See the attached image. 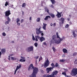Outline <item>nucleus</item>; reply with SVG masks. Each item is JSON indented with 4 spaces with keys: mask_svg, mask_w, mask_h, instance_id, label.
<instances>
[{
    "mask_svg": "<svg viewBox=\"0 0 77 77\" xmlns=\"http://www.w3.org/2000/svg\"><path fill=\"white\" fill-rule=\"evenodd\" d=\"M30 69H33L32 73L29 75L28 77H36V75L38 72V69L36 67H34L33 66V64H31L28 68V70L29 71Z\"/></svg>",
    "mask_w": 77,
    "mask_h": 77,
    "instance_id": "f257e3e1",
    "label": "nucleus"
},
{
    "mask_svg": "<svg viewBox=\"0 0 77 77\" xmlns=\"http://www.w3.org/2000/svg\"><path fill=\"white\" fill-rule=\"evenodd\" d=\"M58 72L57 71H54L51 75L45 74L43 75V77H54L55 75H56Z\"/></svg>",
    "mask_w": 77,
    "mask_h": 77,
    "instance_id": "f03ea898",
    "label": "nucleus"
},
{
    "mask_svg": "<svg viewBox=\"0 0 77 77\" xmlns=\"http://www.w3.org/2000/svg\"><path fill=\"white\" fill-rule=\"evenodd\" d=\"M71 74L72 76L76 75H77V69L75 68L73 69L72 71Z\"/></svg>",
    "mask_w": 77,
    "mask_h": 77,
    "instance_id": "7ed1b4c3",
    "label": "nucleus"
},
{
    "mask_svg": "<svg viewBox=\"0 0 77 77\" xmlns=\"http://www.w3.org/2000/svg\"><path fill=\"white\" fill-rule=\"evenodd\" d=\"M35 37L33 35H32V39L33 40V41H38V39H40V37L39 36L37 35V36H35Z\"/></svg>",
    "mask_w": 77,
    "mask_h": 77,
    "instance_id": "20e7f679",
    "label": "nucleus"
},
{
    "mask_svg": "<svg viewBox=\"0 0 77 77\" xmlns=\"http://www.w3.org/2000/svg\"><path fill=\"white\" fill-rule=\"evenodd\" d=\"M21 68V64H19L17 66V67L16 68V69L14 71V74L15 75L16 74V73L18 70L19 69H20Z\"/></svg>",
    "mask_w": 77,
    "mask_h": 77,
    "instance_id": "39448f33",
    "label": "nucleus"
},
{
    "mask_svg": "<svg viewBox=\"0 0 77 77\" xmlns=\"http://www.w3.org/2000/svg\"><path fill=\"white\" fill-rule=\"evenodd\" d=\"M49 63L50 62L49 61V60H48V59H47V60H46L44 65L45 68H47V67L49 65Z\"/></svg>",
    "mask_w": 77,
    "mask_h": 77,
    "instance_id": "423d86ee",
    "label": "nucleus"
},
{
    "mask_svg": "<svg viewBox=\"0 0 77 77\" xmlns=\"http://www.w3.org/2000/svg\"><path fill=\"white\" fill-rule=\"evenodd\" d=\"M9 58H8V60H10V58L11 59V60H17V61H18L19 60V59L17 57H10V56H8Z\"/></svg>",
    "mask_w": 77,
    "mask_h": 77,
    "instance_id": "0eeeda50",
    "label": "nucleus"
},
{
    "mask_svg": "<svg viewBox=\"0 0 77 77\" xmlns=\"http://www.w3.org/2000/svg\"><path fill=\"white\" fill-rule=\"evenodd\" d=\"M41 27H40L38 29V28L36 29V33L38 35L39 34V33H41L43 32L40 31V29H41Z\"/></svg>",
    "mask_w": 77,
    "mask_h": 77,
    "instance_id": "6e6552de",
    "label": "nucleus"
},
{
    "mask_svg": "<svg viewBox=\"0 0 77 77\" xmlns=\"http://www.w3.org/2000/svg\"><path fill=\"white\" fill-rule=\"evenodd\" d=\"M11 14V11L9 10L6 11L5 12V16L6 17H9V16Z\"/></svg>",
    "mask_w": 77,
    "mask_h": 77,
    "instance_id": "1a4fd4ad",
    "label": "nucleus"
},
{
    "mask_svg": "<svg viewBox=\"0 0 77 77\" xmlns=\"http://www.w3.org/2000/svg\"><path fill=\"white\" fill-rule=\"evenodd\" d=\"M61 40L60 39V38H57L55 40V42L56 44H60V43Z\"/></svg>",
    "mask_w": 77,
    "mask_h": 77,
    "instance_id": "9d476101",
    "label": "nucleus"
},
{
    "mask_svg": "<svg viewBox=\"0 0 77 77\" xmlns=\"http://www.w3.org/2000/svg\"><path fill=\"white\" fill-rule=\"evenodd\" d=\"M52 69H53V68H51V67L47 68L46 69V72L47 73H49L50 72H51Z\"/></svg>",
    "mask_w": 77,
    "mask_h": 77,
    "instance_id": "9b49d317",
    "label": "nucleus"
},
{
    "mask_svg": "<svg viewBox=\"0 0 77 77\" xmlns=\"http://www.w3.org/2000/svg\"><path fill=\"white\" fill-rule=\"evenodd\" d=\"M27 51H32L33 50V46H30L28 47L27 49Z\"/></svg>",
    "mask_w": 77,
    "mask_h": 77,
    "instance_id": "f8f14e48",
    "label": "nucleus"
},
{
    "mask_svg": "<svg viewBox=\"0 0 77 77\" xmlns=\"http://www.w3.org/2000/svg\"><path fill=\"white\" fill-rule=\"evenodd\" d=\"M20 19L19 18H17L16 19V23L17 24V25L18 26H20Z\"/></svg>",
    "mask_w": 77,
    "mask_h": 77,
    "instance_id": "ddd939ff",
    "label": "nucleus"
},
{
    "mask_svg": "<svg viewBox=\"0 0 77 77\" xmlns=\"http://www.w3.org/2000/svg\"><path fill=\"white\" fill-rule=\"evenodd\" d=\"M57 14L56 15L57 17L58 18H59L60 17H61V16H62V15H61V14L62 13V12H61L60 13L57 11Z\"/></svg>",
    "mask_w": 77,
    "mask_h": 77,
    "instance_id": "4468645a",
    "label": "nucleus"
},
{
    "mask_svg": "<svg viewBox=\"0 0 77 77\" xmlns=\"http://www.w3.org/2000/svg\"><path fill=\"white\" fill-rule=\"evenodd\" d=\"M60 20L61 21V22H60V24H63L65 20V19L63 17H62L61 18Z\"/></svg>",
    "mask_w": 77,
    "mask_h": 77,
    "instance_id": "2eb2a0df",
    "label": "nucleus"
},
{
    "mask_svg": "<svg viewBox=\"0 0 77 77\" xmlns=\"http://www.w3.org/2000/svg\"><path fill=\"white\" fill-rule=\"evenodd\" d=\"M39 39L41 42H42V41H45V38L43 37L42 36L41 37H40Z\"/></svg>",
    "mask_w": 77,
    "mask_h": 77,
    "instance_id": "dca6fc26",
    "label": "nucleus"
},
{
    "mask_svg": "<svg viewBox=\"0 0 77 77\" xmlns=\"http://www.w3.org/2000/svg\"><path fill=\"white\" fill-rule=\"evenodd\" d=\"M43 29H44V30H46V26L47 25L46 24H45L44 23H43Z\"/></svg>",
    "mask_w": 77,
    "mask_h": 77,
    "instance_id": "f3484780",
    "label": "nucleus"
},
{
    "mask_svg": "<svg viewBox=\"0 0 77 77\" xmlns=\"http://www.w3.org/2000/svg\"><path fill=\"white\" fill-rule=\"evenodd\" d=\"M1 52L3 54L5 53L6 52V49L5 48H3L1 49Z\"/></svg>",
    "mask_w": 77,
    "mask_h": 77,
    "instance_id": "a211bd4d",
    "label": "nucleus"
},
{
    "mask_svg": "<svg viewBox=\"0 0 77 77\" xmlns=\"http://www.w3.org/2000/svg\"><path fill=\"white\" fill-rule=\"evenodd\" d=\"M74 38H75L77 35L75 34V30L73 31L72 32Z\"/></svg>",
    "mask_w": 77,
    "mask_h": 77,
    "instance_id": "6ab92c4d",
    "label": "nucleus"
},
{
    "mask_svg": "<svg viewBox=\"0 0 77 77\" xmlns=\"http://www.w3.org/2000/svg\"><path fill=\"white\" fill-rule=\"evenodd\" d=\"M63 51L64 53H68V50L65 48H63Z\"/></svg>",
    "mask_w": 77,
    "mask_h": 77,
    "instance_id": "aec40b11",
    "label": "nucleus"
},
{
    "mask_svg": "<svg viewBox=\"0 0 77 77\" xmlns=\"http://www.w3.org/2000/svg\"><path fill=\"white\" fill-rule=\"evenodd\" d=\"M20 57L22 58V59H22V62H25L26 58H25V57Z\"/></svg>",
    "mask_w": 77,
    "mask_h": 77,
    "instance_id": "412c9836",
    "label": "nucleus"
},
{
    "mask_svg": "<svg viewBox=\"0 0 77 77\" xmlns=\"http://www.w3.org/2000/svg\"><path fill=\"white\" fill-rule=\"evenodd\" d=\"M48 18H50V16H46V17L44 19L45 20H47L48 19Z\"/></svg>",
    "mask_w": 77,
    "mask_h": 77,
    "instance_id": "4be33fe9",
    "label": "nucleus"
},
{
    "mask_svg": "<svg viewBox=\"0 0 77 77\" xmlns=\"http://www.w3.org/2000/svg\"><path fill=\"white\" fill-rule=\"evenodd\" d=\"M49 15L50 16H51V17H52V18H54V17H55V15H54V14H53L50 13Z\"/></svg>",
    "mask_w": 77,
    "mask_h": 77,
    "instance_id": "5701e85b",
    "label": "nucleus"
},
{
    "mask_svg": "<svg viewBox=\"0 0 77 77\" xmlns=\"http://www.w3.org/2000/svg\"><path fill=\"white\" fill-rule=\"evenodd\" d=\"M52 5H54L56 3V1L54 0H51Z\"/></svg>",
    "mask_w": 77,
    "mask_h": 77,
    "instance_id": "b1692460",
    "label": "nucleus"
},
{
    "mask_svg": "<svg viewBox=\"0 0 77 77\" xmlns=\"http://www.w3.org/2000/svg\"><path fill=\"white\" fill-rule=\"evenodd\" d=\"M40 17H38L36 20V21L37 22H39V21H40Z\"/></svg>",
    "mask_w": 77,
    "mask_h": 77,
    "instance_id": "393cba45",
    "label": "nucleus"
},
{
    "mask_svg": "<svg viewBox=\"0 0 77 77\" xmlns=\"http://www.w3.org/2000/svg\"><path fill=\"white\" fill-rule=\"evenodd\" d=\"M6 18H7V19L8 21H9V22H10V21H11V19H10V18H9V16L6 17Z\"/></svg>",
    "mask_w": 77,
    "mask_h": 77,
    "instance_id": "a878e982",
    "label": "nucleus"
},
{
    "mask_svg": "<svg viewBox=\"0 0 77 77\" xmlns=\"http://www.w3.org/2000/svg\"><path fill=\"white\" fill-rule=\"evenodd\" d=\"M51 65L52 66V67H51V68H52L53 69V68L55 67V66H54V64H53V63L51 64Z\"/></svg>",
    "mask_w": 77,
    "mask_h": 77,
    "instance_id": "bb28decb",
    "label": "nucleus"
},
{
    "mask_svg": "<svg viewBox=\"0 0 77 77\" xmlns=\"http://www.w3.org/2000/svg\"><path fill=\"white\" fill-rule=\"evenodd\" d=\"M65 62V60L63 59L60 60V62Z\"/></svg>",
    "mask_w": 77,
    "mask_h": 77,
    "instance_id": "cd10ccee",
    "label": "nucleus"
},
{
    "mask_svg": "<svg viewBox=\"0 0 77 77\" xmlns=\"http://www.w3.org/2000/svg\"><path fill=\"white\" fill-rule=\"evenodd\" d=\"M52 49L53 50V51L54 52H55V51H56V49L54 47H52Z\"/></svg>",
    "mask_w": 77,
    "mask_h": 77,
    "instance_id": "c85d7f7f",
    "label": "nucleus"
},
{
    "mask_svg": "<svg viewBox=\"0 0 77 77\" xmlns=\"http://www.w3.org/2000/svg\"><path fill=\"white\" fill-rule=\"evenodd\" d=\"M22 7L23 8H25L26 7V3H23L22 5Z\"/></svg>",
    "mask_w": 77,
    "mask_h": 77,
    "instance_id": "c756f323",
    "label": "nucleus"
},
{
    "mask_svg": "<svg viewBox=\"0 0 77 77\" xmlns=\"http://www.w3.org/2000/svg\"><path fill=\"white\" fill-rule=\"evenodd\" d=\"M60 39L61 40V41H63V39H65V37H63L62 38H60Z\"/></svg>",
    "mask_w": 77,
    "mask_h": 77,
    "instance_id": "7c9ffc66",
    "label": "nucleus"
},
{
    "mask_svg": "<svg viewBox=\"0 0 77 77\" xmlns=\"http://www.w3.org/2000/svg\"><path fill=\"white\" fill-rule=\"evenodd\" d=\"M9 21H6L5 22V24H9Z\"/></svg>",
    "mask_w": 77,
    "mask_h": 77,
    "instance_id": "2f4dec72",
    "label": "nucleus"
},
{
    "mask_svg": "<svg viewBox=\"0 0 77 77\" xmlns=\"http://www.w3.org/2000/svg\"><path fill=\"white\" fill-rule=\"evenodd\" d=\"M45 11H47L48 13H49V10H48V8H45Z\"/></svg>",
    "mask_w": 77,
    "mask_h": 77,
    "instance_id": "473e14b6",
    "label": "nucleus"
},
{
    "mask_svg": "<svg viewBox=\"0 0 77 77\" xmlns=\"http://www.w3.org/2000/svg\"><path fill=\"white\" fill-rule=\"evenodd\" d=\"M56 34L57 36V38H60V37H59V34L58 33V32H56Z\"/></svg>",
    "mask_w": 77,
    "mask_h": 77,
    "instance_id": "72a5a7b5",
    "label": "nucleus"
},
{
    "mask_svg": "<svg viewBox=\"0 0 77 77\" xmlns=\"http://www.w3.org/2000/svg\"><path fill=\"white\" fill-rule=\"evenodd\" d=\"M55 38H56V35H54L53 36L52 39H53L54 40V39H55Z\"/></svg>",
    "mask_w": 77,
    "mask_h": 77,
    "instance_id": "f704fd0d",
    "label": "nucleus"
},
{
    "mask_svg": "<svg viewBox=\"0 0 77 77\" xmlns=\"http://www.w3.org/2000/svg\"><path fill=\"white\" fill-rule=\"evenodd\" d=\"M42 60V58L41 57L39 58V62H40V61H41V60Z\"/></svg>",
    "mask_w": 77,
    "mask_h": 77,
    "instance_id": "c9c22d12",
    "label": "nucleus"
},
{
    "mask_svg": "<svg viewBox=\"0 0 77 77\" xmlns=\"http://www.w3.org/2000/svg\"><path fill=\"white\" fill-rule=\"evenodd\" d=\"M62 74H63V75H64L65 76H66V72H62Z\"/></svg>",
    "mask_w": 77,
    "mask_h": 77,
    "instance_id": "e433bc0d",
    "label": "nucleus"
},
{
    "mask_svg": "<svg viewBox=\"0 0 77 77\" xmlns=\"http://www.w3.org/2000/svg\"><path fill=\"white\" fill-rule=\"evenodd\" d=\"M34 45L35 47H38V43H35L34 44Z\"/></svg>",
    "mask_w": 77,
    "mask_h": 77,
    "instance_id": "4c0bfd02",
    "label": "nucleus"
},
{
    "mask_svg": "<svg viewBox=\"0 0 77 77\" xmlns=\"http://www.w3.org/2000/svg\"><path fill=\"white\" fill-rule=\"evenodd\" d=\"M77 53L76 52H75L73 54V56H76V55H77Z\"/></svg>",
    "mask_w": 77,
    "mask_h": 77,
    "instance_id": "58836bf2",
    "label": "nucleus"
},
{
    "mask_svg": "<svg viewBox=\"0 0 77 77\" xmlns=\"http://www.w3.org/2000/svg\"><path fill=\"white\" fill-rule=\"evenodd\" d=\"M6 33H5V32H3L2 33V35L3 36H6Z\"/></svg>",
    "mask_w": 77,
    "mask_h": 77,
    "instance_id": "ea45409f",
    "label": "nucleus"
},
{
    "mask_svg": "<svg viewBox=\"0 0 77 77\" xmlns=\"http://www.w3.org/2000/svg\"><path fill=\"white\" fill-rule=\"evenodd\" d=\"M68 27H69V25L68 24H67L65 26V28H68Z\"/></svg>",
    "mask_w": 77,
    "mask_h": 77,
    "instance_id": "a19ab883",
    "label": "nucleus"
},
{
    "mask_svg": "<svg viewBox=\"0 0 77 77\" xmlns=\"http://www.w3.org/2000/svg\"><path fill=\"white\" fill-rule=\"evenodd\" d=\"M8 5V2H6L5 4V6H7Z\"/></svg>",
    "mask_w": 77,
    "mask_h": 77,
    "instance_id": "79ce46f5",
    "label": "nucleus"
},
{
    "mask_svg": "<svg viewBox=\"0 0 77 77\" xmlns=\"http://www.w3.org/2000/svg\"><path fill=\"white\" fill-rule=\"evenodd\" d=\"M24 22V20L23 19H21V20H20V23H23Z\"/></svg>",
    "mask_w": 77,
    "mask_h": 77,
    "instance_id": "37998d69",
    "label": "nucleus"
},
{
    "mask_svg": "<svg viewBox=\"0 0 77 77\" xmlns=\"http://www.w3.org/2000/svg\"><path fill=\"white\" fill-rule=\"evenodd\" d=\"M43 44V45H45L47 46V43H46V42H44Z\"/></svg>",
    "mask_w": 77,
    "mask_h": 77,
    "instance_id": "c03bdc74",
    "label": "nucleus"
},
{
    "mask_svg": "<svg viewBox=\"0 0 77 77\" xmlns=\"http://www.w3.org/2000/svg\"><path fill=\"white\" fill-rule=\"evenodd\" d=\"M35 59H37L39 58V56H37L35 57Z\"/></svg>",
    "mask_w": 77,
    "mask_h": 77,
    "instance_id": "a18cd8bd",
    "label": "nucleus"
},
{
    "mask_svg": "<svg viewBox=\"0 0 77 77\" xmlns=\"http://www.w3.org/2000/svg\"><path fill=\"white\" fill-rule=\"evenodd\" d=\"M58 63H56V64H55L56 67H57V66H58Z\"/></svg>",
    "mask_w": 77,
    "mask_h": 77,
    "instance_id": "49530a36",
    "label": "nucleus"
},
{
    "mask_svg": "<svg viewBox=\"0 0 77 77\" xmlns=\"http://www.w3.org/2000/svg\"><path fill=\"white\" fill-rule=\"evenodd\" d=\"M75 63L77 64V60H75L74 61Z\"/></svg>",
    "mask_w": 77,
    "mask_h": 77,
    "instance_id": "de8ad7c7",
    "label": "nucleus"
},
{
    "mask_svg": "<svg viewBox=\"0 0 77 77\" xmlns=\"http://www.w3.org/2000/svg\"><path fill=\"white\" fill-rule=\"evenodd\" d=\"M51 8H54V6L53 5H51Z\"/></svg>",
    "mask_w": 77,
    "mask_h": 77,
    "instance_id": "09e8293b",
    "label": "nucleus"
},
{
    "mask_svg": "<svg viewBox=\"0 0 77 77\" xmlns=\"http://www.w3.org/2000/svg\"><path fill=\"white\" fill-rule=\"evenodd\" d=\"M20 62H22L23 61V59H20L19 60Z\"/></svg>",
    "mask_w": 77,
    "mask_h": 77,
    "instance_id": "8fccbe9b",
    "label": "nucleus"
},
{
    "mask_svg": "<svg viewBox=\"0 0 77 77\" xmlns=\"http://www.w3.org/2000/svg\"><path fill=\"white\" fill-rule=\"evenodd\" d=\"M41 35L42 36H44V33L42 32Z\"/></svg>",
    "mask_w": 77,
    "mask_h": 77,
    "instance_id": "3c124183",
    "label": "nucleus"
},
{
    "mask_svg": "<svg viewBox=\"0 0 77 77\" xmlns=\"http://www.w3.org/2000/svg\"><path fill=\"white\" fill-rule=\"evenodd\" d=\"M65 57V54H64L63 55V57Z\"/></svg>",
    "mask_w": 77,
    "mask_h": 77,
    "instance_id": "603ef678",
    "label": "nucleus"
},
{
    "mask_svg": "<svg viewBox=\"0 0 77 77\" xmlns=\"http://www.w3.org/2000/svg\"><path fill=\"white\" fill-rule=\"evenodd\" d=\"M53 25H54V26H56V23H54Z\"/></svg>",
    "mask_w": 77,
    "mask_h": 77,
    "instance_id": "864d4df0",
    "label": "nucleus"
},
{
    "mask_svg": "<svg viewBox=\"0 0 77 77\" xmlns=\"http://www.w3.org/2000/svg\"><path fill=\"white\" fill-rule=\"evenodd\" d=\"M1 55H2V52L0 51V58L1 57Z\"/></svg>",
    "mask_w": 77,
    "mask_h": 77,
    "instance_id": "5fc2aeb1",
    "label": "nucleus"
},
{
    "mask_svg": "<svg viewBox=\"0 0 77 77\" xmlns=\"http://www.w3.org/2000/svg\"><path fill=\"white\" fill-rule=\"evenodd\" d=\"M22 15H24V13L23 11H22Z\"/></svg>",
    "mask_w": 77,
    "mask_h": 77,
    "instance_id": "6e6d98bb",
    "label": "nucleus"
},
{
    "mask_svg": "<svg viewBox=\"0 0 77 77\" xmlns=\"http://www.w3.org/2000/svg\"><path fill=\"white\" fill-rule=\"evenodd\" d=\"M65 77H70V76L69 75H66V76H65Z\"/></svg>",
    "mask_w": 77,
    "mask_h": 77,
    "instance_id": "4d7b16f0",
    "label": "nucleus"
},
{
    "mask_svg": "<svg viewBox=\"0 0 77 77\" xmlns=\"http://www.w3.org/2000/svg\"><path fill=\"white\" fill-rule=\"evenodd\" d=\"M29 20H32V17H29Z\"/></svg>",
    "mask_w": 77,
    "mask_h": 77,
    "instance_id": "13d9d810",
    "label": "nucleus"
},
{
    "mask_svg": "<svg viewBox=\"0 0 77 77\" xmlns=\"http://www.w3.org/2000/svg\"><path fill=\"white\" fill-rule=\"evenodd\" d=\"M67 20L68 21H69V18H67Z\"/></svg>",
    "mask_w": 77,
    "mask_h": 77,
    "instance_id": "bf43d9fd",
    "label": "nucleus"
},
{
    "mask_svg": "<svg viewBox=\"0 0 77 77\" xmlns=\"http://www.w3.org/2000/svg\"><path fill=\"white\" fill-rule=\"evenodd\" d=\"M50 26H53V23H51Z\"/></svg>",
    "mask_w": 77,
    "mask_h": 77,
    "instance_id": "052dcab7",
    "label": "nucleus"
},
{
    "mask_svg": "<svg viewBox=\"0 0 77 77\" xmlns=\"http://www.w3.org/2000/svg\"><path fill=\"white\" fill-rule=\"evenodd\" d=\"M7 28H8V30H9L10 28H9V27L8 26V27H7Z\"/></svg>",
    "mask_w": 77,
    "mask_h": 77,
    "instance_id": "680f3d73",
    "label": "nucleus"
},
{
    "mask_svg": "<svg viewBox=\"0 0 77 77\" xmlns=\"http://www.w3.org/2000/svg\"><path fill=\"white\" fill-rule=\"evenodd\" d=\"M44 66V64H42V67H43V66Z\"/></svg>",
    "mask_w": 77,
    "mask_h": 77,
    "instance_id": "e2e57ef3",
    "label": "nucleus"
},
{
    "mask_svg": "<svg viewBox=\"0 0 77 77\" xmlns=\"http://www.w3.org/2000/svg\"><path fill=\"white\" fill-rule=\"evenodd\" d=\"M13 56V54H11L10 55V56Z\"/></svg>",
    "mask_w": 77,
    "mask_h": 77,
    "instance_id": "0e129e2a",
    "label": "nucleus"
},
{
    "mask_svg": "<svg viewBox=\"0 0 77 77\" xmlns=\"http://www.w3.org/2000/svg\"><path fill=\"white\" fill-rule=\"evenodd\" d=\"M65 71H68V69H66L65 70Z\"/></svg>",
    "mask_w": 77,
    "mask_h": 77,
    "instance_id": "69168bd1",
    "label": "nucleus"
},
{
    "mask_svg": "<svg viewBox=\"0 0 77 77\" xmlns=\"http://www.w3.org/2000/svg\"><path fill=\"white\" fill-rule=\"evenodd\" d=\"M69 17L70 18H71V15H69Z\"/></svg>",
    "mask_w": 77,
    "mask_h": 77,
    "instance_id": "338daca9",
    "label": "nucleus"
},
{
    "mask_svg": "<svg viewBox=\"0 0 77 77\" xmlns=\"http://www.w3.org/2000/svg\"><path fill=\"white\" fill-rule=\"evenodd\" d=\"M13 6H14V5H11V7H13Z\"/></svg>",
    "mask_w": 77,
    "mask_h": 77,
    "instance_id": "774afa93",
    "label": "nucleus"
}]
</instances>
